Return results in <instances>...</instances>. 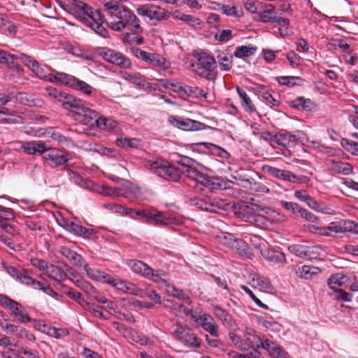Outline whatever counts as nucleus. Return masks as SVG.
<instances>
[{"mask_svg": "<svg viewBox=\"0 0 358 358\" xmlns=\"http://www.w3.org/2000/svg\"><path fill=\"white\" fill-rule=\"evenodd\" d=\"M194 160L188 157H182L179 161V166L175 167L162 159L149 160L146 166L154 173L167 180L178 181L181 174H184L192 181L198 176L199 171L194 167Z\"/></svg>", "mask_w": 358, "mask_h": 358, "instance_id": "obj_1", "label": "nucleus"}, {"mask_svg": "<svg viewBox=\"0 0 358 358\" xmlns=\"http://www.w3.org/2000/svg\"><path fill=\"white\" fill-rule=\"evenodd\" d=\"M106 23L114 31H120L127 29L134 34L143 31L139 19L127 6H116L113 11H109Z\"/></svg>", "mask_w": 358, "mask_h": 358, "instance_id": "obj_2", "label": "nucleus"}, {"mask_svg": "<svg viewBox=\"0 0 358 358\" xmlns=\"http://www.w3.org/2000/svg\"><path fill=\"white\" fill-rule=\"evenodd\" d=\"M48 94L59 102L62 107L76 115L82 114L84 109H87L88 103L83 99L76 98L73 94L59 90L54 87L49 86L45 88Z\"/></svg>", "mask_w": 358, "mask_h": 358, "instance_id": "obj_3", "label": "nucleus"}, {"mask_svg": "<svg viewBox=\"0 0 358 358\" xmlns=\"http://www.w3.org/2000/svg\"><path fill=\"white\" fill-rule=\"evenodd\" d=\"M198 62L192 64L194 72L200 77L208 80H215L217 78V73L216 59L214 57L207 52H201L195 55Z\"/></svg>", "mask_w": 358, "mask_h": 358, "instance_id": "obj_4", "label": "nucleus"}, {"mask_svg": "<svg viewBox=\"0 0 358 358\" xmlns=\"http://www.w3.org/2000/svg\"><path fill=\"white\" fill-rule=\"evenodd\" d=\"M129 268L136 273L148 278L157 284H166L169 273L162 269L154 270L144 262L131 259L128 262Z\"/></svg>", "mask_w": 358, "mask_h": 358, "instance_id": "obj_5", "label": "nucleus"}, {"mask_svg": "<svg viewBox=\"0 0 358 358\" xmlns=\"http://www.w3.org/2000/svg\"><path fill=\"white\" fill-rule=\"evenodd\" d=\"M194 185H191L196 191H202L204 188L210 192L216 190H223L228 188L229 180H224L221 178L210 176L199 172L198 176L192 181Z\"/></svg>", "mask_w": 358, "mask_h": 358, "instance_id": "obj_6", "label": "nucleus"}, {"mask_svg": "<svg viewBox=\"0 0 358 358\" xmlns=\"http://www.w3.org/2000/svg\"><path fill=\"white\" fill-rule=\"evenodd\" d=\"M191 205L194 206L201 210L210 213H220V210H227L230 204L226 200L220 198L205 196L202 198L195 197L191 199Z\"/></svg>", "mask_w": 358, "mask_h": 358, "instance_id": "obj_7", "label": "nucleus"}, {"mask_svg": "<svg viewBox=\"0 0 358 358\" xmlns=\"http://www.w3.org/2000/svg\"><path fill=\"white\" fill-rule=\"evenodd\" d=\"M174 339L182 343L185 345L192 348H199L201 345V340L194 334L182 324L177 323L173 327L171 333Z\"/></svg>", "mask_w": 358, "mask_h": 358, "instance_id": "obj_8", "label": "nucleus"}, {"mask_svg": "<svg viewBox=\"0 0 358 358\" xmlns=\"http://www.w3.org/2000/svg\"><path fill=\"white\" fill-rule=\"evenodd\" d=\"M133 54L138 58L146 63L166 70L171 67V63L166 58L157 53H150L143 50L138 48H133Z\"/></svg>", "mask_w": 358, "mask_h": 358, "instance_id": "obj_9", "label": "nucleus"}, {"mask_svg": "<svg viewBox=\"0 0 358 358\" xmlns=\"http://www.w3.org/2000/svg\"><path fill=\"white\" fill-rule=\"evenodd\" d=\"M0 303L8 308L11 315L15 316L17 320L21 323H28L31 322V317L24 313L23 306L16 301L8 297L7 296H0Z\"/></svg>", "mask_w": 358, "mask_h": 358, "instance_id": "obj_10", "label": "nucleus"}, {"mask_svg": "<svg viewBox=\"0 0 358 358\" xmlns=\"http://www.w3.org/2000/svg\"><path fill=\"white\" fill-rule=\"evenodd\" d=\"M298 139L299 138L296 135L289 131L278 132L275 134L274 136L275 143L281 147L280 150L282 151V155L286 157L292 155L289 148L295 147L298 143Z\"/></svg>", "mask_w": 358, "mask_h": 358, "instance_id": "obj_11", "label": "nucleus"}, {"mask_svg": "<svg viewBox=\"0 0 358 358\" xmlns=\"http://www.w3.org/2000/svg\"><path fill=\"white\" fill-rule=\"evenodd\" d=\"M99 55L108 62L119 66L121 68L129 69L131 66L130 59L123 54L109 48H102Z\"/></svg>", "mask_w": 358, "mask_h": 358, "instance_id": "obj_12", "label": "nucleus"}, {"mask_svg": "<svg viewBox=\"0 0 358 358\" xmlns=\"http://www.w3.org/2000/svg\"><path fill=\"white\" fill-rule=\"evenodd\" d=\"M33 64L31 71L36 77L45 81L60 84L61 80H62L63 72L52 70L55 73H49L50 69L47 66H41L38 62H34Z\"/></svg>", "mask_w": 358, "mask_h": 358, "instance_id": "obj_13", "label": "nucleus"}, {"mask_svg": "<svg viewBox=\"0 0 358 358\" xmlns=\"http://www.w3.org/2000/svg\"><path fill=\"white\" fill-rule=\"evenodd\" d=\"M62 80L60 85L80 91L87 95L92 94L93 87L91 85L72 75L64 73Z\"/></svg>", "mask_w": 358, "mask_h": 358, "instance_id": "obj_14", "label": "nucleus"}, {"mask_svg": "<svg viewBox=\"0 0 358 358\" xmlns=\"http://www.w3.org/2000/svg\"><path fill=\"white\" fill-rule=\"evenodd\" d=\"M169 122L174 127L185 131H199L205 127V124L201 122L177 115H171Z\"/></svg>", "mask_w": 358, "mask_h": 358, "instance_id": "obj_15", "label": "nucleus"}, {"mask_svg": "<svg viewBox=\"0 0 358 358\" xmlns=\"http://www.w3.org/2000/svg\"><path fill=\"white\" fill-rule=\"evenodd\" d=\"M42 156L44 159L51 161L57 166L64 165L69 161L68 154L66 152L48 145Z\"/></svg>", "mask_w": 358, "mask_h": 358, "instance_id": "obj_16", "label": "nucleus"}, {"mask_svg": "<svg viewBox=\"0 0 358 358\" xmlns=\"http://www.w3.org/2000/svg\"><path fill=\"white\" fill-rule=\"evenodd\" d=\"M193 317L195 319V322L201 326L203 330L208 332L214 337H218V326L215 322L214 319L210 315L204 313L197 317Z\"/></svg>", "mask_w": 358, "mask_h": 358, "instance_id": "obj_17", "label": "nucleus"}, {"mask_svg": "<svg viewBox=\"0 0 358 358\" xmlns=\"http://www.w3.org/2000/svg\"><path fill=\"white\" fill-rule=\"evenodd\" d=\"M20 149L27 155H43L47 149V145L43 142L25 141L21 145Z\"/></svg>", "mask_w": 358, "mask_h": 358, "instance_id": "obj_18", "label": "nucleus"}, {"mask_svg": "<svg viewBox=\"0 0 358 358\" xmlns=\"http://www.w3.org/2000/svg\"><path fill=\"white\" fill-rule=\"evenodd\" d=\"M250 285L254 288H258L264 292H269L272 289V285L267 277L261 276L257 273L252 274Z\"/></svg>", "mask_w": 358, "mask_h": 358, "instance_id": "obj_19", "label": "nucleus"}, {"mask_svg": "<svg viewBox=\"0 0 358 358\" xmlns=\"http://www.w3.org/2000/svg\"><path fill=\"white\" fill-rule=\"evenodd\" d=\"M262 256L267 261L273 263H285V255L278 250L265 247L260 251Z\"/></svg>", "mask_w": 358, "mask_h": 358, "instance_id": "obj_20", "label": "nucleus"}, {"mask_svg": "<svg viewBox=\"0 0 358 358\" xmlns=\"http://www.w3.org/2000/svg\"><path fill=\"white\" fill-rule=\"evenodd\" d=\"M217 59L222 71H229L233 66V55L227 50H217Z\"/></svg>", "mask_w": 358, "mask_h": 358, "instance_id": "obj_21", "label": "nucleus"}, {"mask_svg": "<svg viewBox=\"0 0 358 358\" xmlns=\"http://www.w3.org/2000/svg\"><path fill=\"white\" fill-rule=\"evenodd\" d=\"M173 223V219L166 213L153 209L151 218L148 224L157 227H166Z\"/></svg>", "mask_w": 358, "mask_h": 358, "instance_id": "obj_22", "label": "nucleus"}, {"mask_svg": "<svg viewBox=\"0 0 358 358\" xmlns=\"http://www.w3.org/2000/svg\"><path fill=\"white\" fill-rule=\"evenodd\" d=\"M43 274L47 275L50 280L57 282L63 281L66 278V273L62 268L50 262L46 266Z\"/></svg>", "mask_w": 358, "mask_h": 358, "instance_id": "obj_23", "label": "nucleus"}, {"mask_svg": "<svg viewBox=\"0 0 358 358\" xmlns=\"http://www.w3.org/2000/svg\"><path fill=\"white\" fill-rule=\"evenodd\" d=\"M59 253L66 257L75 266L78 268L82 267L85 263V260L80 255L67 247H61Z\"/></svg>", "mask_w": 358, "mask_h": 358, "instance_id": "obj_24", "label": "nucleus"}, {"mask_svg": "<svg viewBox=\"0 0 358 358\" xmlns=\"http://www.w3.org/2000/svg\"><path fill=\"white\" fill-rule=\"evenodd\" d=\"M257 15L263 22H273L275 16V7L272 4H264L260 6Z\"/></svg>", "mask_w": 358, "mask_h": 358, "instance_id": "obj_25", "label": "nucleus"}, {"mask_svg": "<svg viewBox=\"0 0 358 358\" xmlns=\"http://www.w3.org/2000/svg\"><path fill=\"white\" fill-rule=\"evenodd\" d=\"M235 213L238 217L246 222H252L256 221V215L254 208L248 205L240 206L236 209Z\"/></svg>", "mask_w": 358, "mask_h": 358, "instance_id": "obj_26", "label": "nucleus"}, {"mask_svg": "<svg viewBox=\"0 0 358 358\" xmlns=\"http://www.w3.org/2000/svg\"><path fill=\"white\" fill-rule=\"evenodd\" d=\"M91 104L88 103L87 109H84V112L78 115L80 121L85 125H93L96 118L98 117V113L94 110L91 109Z\"/></svg>", "mask_w": 358, "mask_h": 358, "instance_id": "obj_27", "label": "nucleus"}, {"mask_svg": "<svg viewBox=\"0 0 358 358\" xmlns=\"http://www.w3.org/2000/svg\"><path fill=\"white\" fill-rule=\"evenodd\" d=\"M181 96H187L194 98L203 97L204 99H208V93L205 92L202 89L197 86L185 85Z\"/></svg>", "mask_w": 358, "mask_h": 358, "instance_id": "obj_28", "label": "nucleus"}, {"mask_svg": "<svg viewBox=\"0 0 358 358\" xmlns=\"http://www.w3.org/2000/svg\"><path fill=\"white\" fill-rule=\"evenodd\" d=\"M228 245L231 250H235L241 255L249 256L250 255L248 244L241 238H237L235 241L228 242Z\"/></svg>", "mask_w": 358, "mask_h": 358, "instance_id": "obj_29", "label": "nucleus"}, {"mask_svg": "<svg viewBox=\"0 0 358 358\" xmlns=\"http://www.w3.org/2000/svg\"><path fill=\"white\" fill-rule=\"evenodd\" d=\"M123 77L125 80L134 83L141 88H145L149 85L144 76H141L138 73H131L125 72L123 74Z\"/></svg>", "mask_w": 358, "mask_h": 358, "instance_id": "obj_30", "label": "nucleus"}, {"mask_svg": "<svg viewBox=\"0 0 358 358\" xmlns=\"http://www.w3.org/2000/svg\"><path fill=\"white\" fill-rule=\"evenodd\" d=\"M4 330L7 333L14 334L21 338L27 337L31 339V337H34L33 334L28 335L27 331L24 327L13 324L6 323Z\"/></svg>", "mask_w": 358, "mask_h": 358, "instance_id": "obj_31", "label": "nucleus"}, {"mask_svg": "<svg viewBox=\"0 0 358 358\" xmlns=\"http://www.w3.org/2000/svg\"><path fill=\"white\" fill-rule=\"evenodd\" d=\"M243 187L249 188L252 191L261 192V193H269L270 189L266 185L264 184L259 180H257L253 177H251L248 180V185H243Z\"/></svg>", "mask_w": 358, "mask_h": 358, "instance_id": "obj_32", "label": "nucleus"}, {"mask_svg": "<svg viewBox=\"0 0 358 358\" xmlns=\"http://www.w3.org/2000/svg\"><path fill=\"white\" fill-rule=\"evenodd\" d=\"M236 91L241 99V104L244 109L249 113L255 112L256 110L255 106L247 93L238 86L236 87Z\"/></svg>", "mask_w": 358, "mask_h": 358, "instance_id": "obj_33", "label": "nucleus"}, {"mask_svg": "<svg viewBox=\"0 0 358 358\" xmlns=\"http://www.w3.org/2000/svg\"><path fill=\"white\" fill-rule=\"evenodd\" d=\"M140 140L136 138H119L116 140L117 146L128 150L130 148H138L140 145Z\"/></svg>", "mask_w": 358, "mask_h": 358, "instance_id": "obj_34", "label": "nucleus"}, {"mask_svg": "<svg viewBox=\"0 0 358 358\" xmlns=\"http://www.w3.org/2000/svg\"><path fill=\"white\" fill-rule=\"evenodd\" d=\"M100 190H99V192L109 196H124L127 197L128 196V192L125 191V192L122 193L120 192L121 189L120 188H113L108 185H102L100 187Z\"/></svg>", "mask_w": 358, "mask_h": 358, "instance_id": "obj_35", "label": "nucleus"}, {"mask_svg": "<svg viewBox=\"0 0 358 358\" xmlns=\"http://www.w3.org/2000/svg\"><path fill=\"white\" fill-rule=\"evenodd\" d=\"M15 99L19 103L29 106L30 107L37 106V103L39 101L38 99H34L31 95H29L26 92L17 93L15 95Z\"/></svg>", "mask_w": 358, "mask_h": 358, "instance_id": "obj_36", "label": "nucleus"}, {"mask_svg": "<svg viewBox=\"0 0 358 358\" xmlns=\"http://www.w3.org/2000/svg\"><path fill=\"white\" fill-rule=\"evenodd\" d=\"M44 331L48 335L55 338H59L69 334V331L66 329L56 328L55 327L50 325H44Z\"/></svg>", "mask_w": 358, "mask_h": 358, "instance_id": "obj_37", "label": "nucleus"}, {"mask_svg": "<svg viewBox=\"0 0 358 358\" xmlns=\"http://www.w3.org/2000/svg\"><path fill=\"white\" fill-rule=\"evenodd\" d=\"M73 9L79 16L83 17L87 21L89 13H92V7L82 1L76 3Z\"/></svg>", "mask_w": 358, "mask_h": 358, "instance_id": "obj_38", "label": "nucleus"}, {"mask_svg": "<svg viewBox=\"0 0 358 358\" xmlns=\"http://www.w3.org/2000/svg\"><path fill=\"white\" fill-rule=\"evenodd\" d=\"M344 278L345 276L343 275L341 273H336L331 275V277L327 280V284L331 289L337 292V290L339 289L338 287L344 284Z\"/></svg>", "mask_w": 358, "mask_h": 358, "instance_id": "obj_39", "label": "nucleus"}, {"mask_svg": "<svg viewBox=\"0 0 358 358\" xmlns=\"http://www.w3.org/2000/svg\"><path fill=\"white\" fill-rule=\"evenodd\" d=\"M169 17V13L166 9L162 8L157 6H155L154 10H152V13L150 20H155L157 22H161L162 20H168Z\"/></svg>", "mask_w": 358, "mask_h": 358, "instance_id": "obj_40", "label": "nucleus"}, {"mask_svg": "<svg viewBox=\"0 0 358 358\" xmlns=\"http://www.w3.org/2000/svg\"><path fill=\"white\" fill-rule=\"evenodd\" d=\"M332 169L336 173L343 175H349L352 171L350 164L343 162H333Z\"/></svg>", "mask_w": 358, "mask_h": 358, "instance_id": "obj_41", "label": "nucleus"}, {"mask_svg": "<svg viewBox=\"0 0 358 358\" xmlns=\"http://www.w3.org/2000/svg\"><path fill=\"white\" fill-rule=\"evenodd\" d=\"M257 50L254 46H238L234 52V56L238 58H243L254 55Z\"/></svg>", "mask_w": 358, "mask_h": 358, "instance_id": "obj_42", "label": "nucleus"}, {"mask_svg": "<svg viewBox=\"0 0 358 358\" xmlns=\"http://www.w3.org/2000/svg\"><path fill=\"white\" fill-rule=\"evenodd\" d=\"M257 341L256 342V344L252 345V348H254V352L257 351L259 349H264L268 352L273 351L275 352V350L276 348L273 346V343L268 339L262 340L259 338H256Z\"/></svg>", "mask_w": 358, "mask_h": 358, "instance_id": "obj_43", "label": "nucleus"}, {"mask_svg": "<svg viewBox=\"0 0 358 358\" xmlns=\"http://www.w3.org/2000/svg\"><path fill=\"white\" fill-rule=\"evenodd\" d=\"M219 7L221 8V11L226 14L228 16H233L236 17H240L243 16V13L241 9L239 10H237V8L236 6H230L229 5H224V4H217Z\"/></svg>", "mask_w": 358, "mask_h": 358, "instance_id": "obj_44", "label": "nucleus"}, {"mask_svg": "<svg viewBox=\"0 0 358 358\" xmlns=\"http://www.w3.org/2000/svg\"><path fill=\"white\" fill-rule=\"evenodd\" d=\"M173 16L175 19H178L187 22L188 24L193 26L195 23L199 24V19L196 18L190 15H187L181 13L180 10H176L173 13Z\"/></svg>", "mask_w": 358, "mask_h": 358, "instance_id": "obj_45", "label": "nucleus"}, {"mask_svg": "<svg viewBox=\"0 0 358 358\" xmlns=\"http://www.w3.org/2000/svg\"><path fill=\"white\" fill-rule=\"evenodd\" d=\"M87 20L89 21V25L90 26V23L96 24L97 23H103L106 22V19L104 18V15L101 13L99 9L94 10L92 7V13H89L87 16Z\"/></svg>", "mask_w": 358, "mask_h": 358, "instance_id": "obj_46", "label": "nucleus"}, {"mask_svg": "<svg viewBox=\"0 0 358 358\" xmlns=\"http://www.w3.org/2000/svg\"><path fill=\"white\" fill-rule=\"evenodd\" d=\"M320 271V270L317 267L304 265L301 268H299V276L300 278L308 279L311 278L313 274L317 273Z\"/></svg>", "mask_w": 358, "mask_h": 358, "instance_id": "obj_47", "label": "nucleus"}, {"mask_svg": "<svg viewBox=\"0 0 358 358\" xmlns=\"http://www.w3.org/2000/svg\"><path fill=\"white\" fill-rule=\"evenodd\" d=\"M341 143L347 151L355 155H358V143L345 138L341 140Z\"/></svg>", "mask_w": 358, "mask_h": 358, "instance_id": "obj_48", "label": "nucleus"}, {"mask_svg": "<svg viewBox=\"0 0 358 358\" xmlns=\"http://www.w3.org/2000/svg\"><path fill=\"white\" fill-rule=\"evenodd\" d=\"M161 82L163 87L166 89L172 90L173 92L178 93L180 96L182 95L184 87L183 85L169 80H162Z\"/></svg>", "mask_w": 358, "mask_h": 358, "instance_id": "obj_49", "label": "nucleus"}, {"mask_svg": "<svg viewBox=\"0 0 358 358\" xmlns=\"http://www.w3.org/2000/svg\"><path fill=\"white\" fill-rule=\"evenodd\" d=\"M84 266V269L86 272L87 275L92 280H96V281H101L102 278L103 277L104 273L100 272L98 270H95L93 268H91L88 266L87 264H85V263L83 265Z\"/></svg>", "mask_w": 358, "mask_h": 358, "instance_id": "obj_50", "label": "nucleus"}, {"mask_svg": "<svg viewBox=\"0 0 358 358\" xmlns=\"http://www.w3.org/2000/svg\"><path fill=\"white\" fill-rule=\"evenodd\" d=\"M321 248L320 246H307L306 245L305 258L308 259H316L320 256Z\"/></svg>", "mask_w": 358, "mask_h": 358, "instance_id": "obj_51", "label": "nucleus"}, {"mask_svg": "<svg viewBox=\"0 0 358 358\" xmlns=\"http://www.w3.org/2000/svg\"><path fill=\"white\" fill-rule=\"evenodd\" d=\"M141 34L126 33L124 36V41L129 43H135L137 45H141L144 42V38L141 36Z\"/></svg>", "mask_w": 358, "mask_h": 358, "instance_id": "obj_52", "label": "nucleus"}, {"mask_svg": "<svg viewBox=\"0 0 358 358\" xmlns=\"http://www.w3.org/2000/svg\"><path fill=\"white\" fill-rule=\"evenodd\" d=\"M288 250L292 254L301 258H305L306 245L301 244H293L289 246Z\"/></svg>", "mask_w": 358, "mask_h": 358, "instance_id": "obj_53", "label": "nucleus"}, {"mask_svg": "<svg viewBox=\"0 0 358 358\" xmlns=\"http://www.w3.org/2000/svg\"><path fill=\"white\" fill-rule=\"evenodd\" d=\"M155 6L149 4L142 5L136 9L137 13L142 17L150 19Z\"/></svg>", "mask_w": 358, "mask_h": 358, "instance_id": "obj_54", "label": "nucleus"}, {"mask_svg": "<svg viewBox=\"0 0 358 358\" xmlns=\"http://www.w3.org/2000/svg\"><path fill=\"white\" fill-rule=\"evenodd\" d=\"M49 262L45 259H39L37 257L31 258L30 264L34 268L38 269L40 271L44 273L46 266H48Z\"/></svg>", "mask_w": 358, "mask_h": 358, "instance_id": "obj_55", "label": "nucleus"}, {"mask_svg": "<svg viewBox=\"0 0 358 358\" xmlns=\"http://www.w3.org/2000/svg\"><path fill=\"white\" fill-rule=\"evenodd\" d=\"M279 84L288 87H293L296 85L295 80H301L300 77L296 76H280L277 78Z\"/></svg>", "mask_w": 358, "mask_h": 358, "instance_id": "obj_56", "label": "nucleus"}, {"mask_svg": "<svg viewBox=\"0 0 358 358\" xmlns=\"http://www.w3.org/2000/svg\"><path fill=\"white\" fill-rule=\"evenodd\" d=\"M341 224L343 233L345 231H352L355 234H358V223L351 220H343L341 221Z\"/></svg>", "mask_w": 358, "mask_h": 358, "instance_id": "obj_57", "label": "nucleus"}, {"mask_svg": "<svg viewBox=\"0 0 358 358\" xmlns=\"http://www.w3.org/2000/svg\"><path fill=\"white\" fill-rule=\"evenodd\" d=\"M1 266H2L3 268L10 275H11L12 277H13V278H16L17 280V278H19V275H20L22 271L18 270L17 268H15V266H13L12 265H10L9 264H8L6 262H1Z\"/></svg>", "mask_w": 358, "mask_h": 358, "instance_id": "obj_58", "label": "nucleus"}, {"mask_svg": "<svg viewBox=\"0 0 358 358\" xmlns=\"http://www.w3.org/2000/svg\"><path fill=\"white\" fill-rule=\"evenodd\" d=\"M232 37V31L230 29H223L215 36V39L221 43L227 42Z\"/></svg>", "mask_w": 358, "mask_h": 358, "instance_id": "obj_59", "label": "nucleus"}, {"mask_svg": "<svg viewBox=\"0 0 358 358\" xmlns=\"http://www.w3.org/2000/svg\"><path fill=\"white\" fill-rule=\"evenodd\" d=\"M281 206L286 210L291 211L293 213H300V210L302 207H301L299 204L296 203H294L292 201H281Z\"/></svg>", "mask_w": 358, "mask_h": 358, "instance_id": "obj_60", "label": "nucleus"}, {"mask_svg": "<svg viewBox=\"0 0 358 358\" xmlns=\"http://www.w3.org/2000/svg\"><path fill=\"white\" fill-rule=\"evenodd\" d=\"M14 213L10 208L0 206V220H10L14 219Z\"/></svg>", "mask_w": 358, "mask_h": 358, "instance_id": "obj_61", "label": "nucleus"}, {"mask_svg": "<svg viewBox=\"0 0 358 358\" xmlns=\"http://www.w3.org/2000/svg\"><path fill=\"white\" fill-rule=\"evenodd\" d=\"M152 212L153 210H151L149 209L138 210L135 211V215L136 217L137 216H139L143 222H145L146 223L148 224L151 218Z\"/></svg>", "mask_w": 358, "mask_h": 358, "instance_id": "obj_62", "label": "nucleus"}, {"mask_svg": "<svg viewBox=\"0 0 358 358\" xmlns=\"http://www.w3.org/2000/svg\"><path fill=\"white\" fill-rule=\"evenodd\" d=\"M0 227L4 230L6 233L10 234L13 236L18 235V231L16 228L10 224H8L6 221L0 220Z\"/></svg>", "mask_w": 358, "mask_h": 358, "instance_id": "obj_63", "label": "nucleus"}, {"mask_svg": "<svg viewBox=\"0 0 358 358\" xmlns=\"http://www.w3.org/2000/svg\"><path fill=\"white\" fill-rule=\"evenodd\" d=\"M215 315L217 317H219L222 322L229 324L231 321V315L224 309L221 308H216Z\"/></svg>", "mask_w": 358, "mask_h": 358, "instance_id": "obj_64", "label": "nucleus"}]
</instances>
